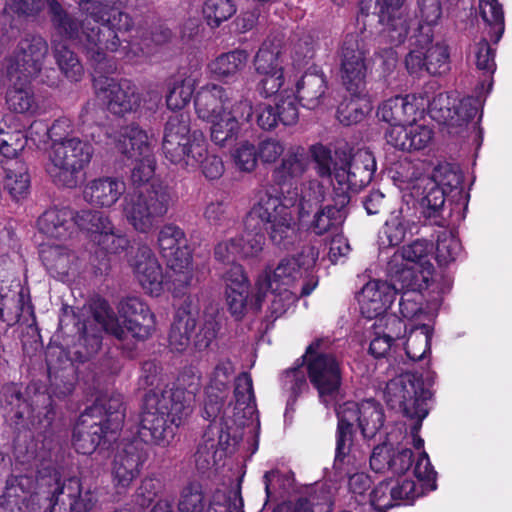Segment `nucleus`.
Segmentation results:
<instances>
[{
	"mask_svg": "<svg viewBox=\"0 0 512 512\" xmlns=\"http://www.w3.org/2000/svg\"><path fill=\"white\" fill-rule=\"evenodd\" d=\"M127 0H79L86 15L79 20L69 13L58 0H49L47 8L55 33L75 43L98 72L105 70L107 53L121 46L120 33L133 29L134 20L123 11Z\"/></svg>",
	"mask_w": 512,
	"mask_h": 512,
	"instance_id": "1",
	"label": "nucleus"
},
{
	"mask_svg": "<svg viewBox=\"0 0 512 512\" xmlns=\"http://www.w3.org/2000/svg\"><path fill=\"white\" fill-rule=\"evenodd\" d=\"M189 408L186 392L182 388L147 391L143 397L140 437L146 443L168 447Z\"/></svg>",
	"mask_w": 512,
	"mask_h": 512,
	"instance_id": "2",
	"label": "nucleus"
},
{
	"mask_svg": "<svg viewBox=\"0 0 512 512\" xmlns=\"http://www.w3.org/2000/svg\"><path fill=\"white\" fill-rule=\"evenodd\" d=\"M125 418L120 394L97 399L80 414L73 428L72 445L77 453L91 455L116 440Z\"/></svg>",
	"mask_w": 512,
	"mask_h": 512,
	"instance_id": "3",
	"label": "nucleus"
},
{
	"mask_svg": "<svg viewBox=\"0 0 512 512\" xmlns=\"http://www.w3.org/2000/svg\"><path fill=\"white\" fill-rule=\"evenodd\" d=\"M431 397L432 393L425 388L422 375L413 373L401 374L389 380L384 391L387 405L414 421L410 426V434L413 438V446L417 450L424 447V440L419 432L423 420L429 413L427 401Z\"/></svg>",
	"mask_w": 512,
	"mask_h": 512,
	"instance_id": "4",
	"label": "nucleus"
},
{
	"mask_svg": "<svg viewBox=\"0 0 512 512\" xmlns=\"http://www.w3.org/2000/svg\"><path fill=\"white\" fill-rule=\"evenodd\" d=\"M247 229L266 232L271 243L281 250H289L297 241L293 216L281 197L268 190L261 193L244 219Z\"/></svg>",
	"mask_w": 512,
	"mask_h": 512,
	"instance_id": "5",
	"label": "nucleus"
},
{
	"mask_svg": "<svg viewBox=\"0 0 512 512\" xmlns=\"http://www.w3.org/2000/svg\"><path fill=\"white\" fill-rule=\"evenodd\" d=\"M328 337L316 338L302 356L307 376L318 397L326 406L336 400L342 386V361L330 351Z\"/></svg>",
	"mask_w": 512,
	"mask_h": 512,
	"instance_id": "6",
	"label": "nucleus"
},
{
	"mask_svg": "<svg viewBox=\"0 0 512 512\" xmlns=\"http://www.w3.org/2000/svg\"><path fill=\"white\" fill-rule=\"evenodd\" d=\"M172 203L168 186L152 182L124 196L123 215L139 233H149L167 214Z\"/></svg>",
	"mask_w": 512,
	"mask_h": 512,
	"instance_id": "7",
	"label": "nucleus"
},
{
	"mask_svg": "<svg viewBox=\"0 0 512 512\" xmlns=\"http://www.w3.org/2000/svg\"><path fill=\"white\" fill-rule=\"evenodd\" d=\"M205 151V137L202 132L191 130V119L187 112L168 117L162 140V152L172 164L185 167L195 164Z\"/></svg>",
	"mask_w": 512,
	"mask_h": 512,
	"instance_id": "8",
	"label": "nucleus"
},
{
	"mask_svg": "<svg viewBox=\"0 0 512 512\" xmlns=\"http://www.w3.org/2000/svg\"><path fill=\"white\" fill-rule=\"evenodd\" d=\"M93 153V146L78 137L55 143L50 145V164L46 171L55 185L75 188L80 172L89 165Z\"/></svg>",
	"mask_w": 512,
	"mask_h": 512,
	"instance_id": "9",
	"label": "nucleus"
},
{
	"mask_svg": "<svg viewBox=\"0 0 512 512\" xmlns=\"http://www.w3.org/2000/svg\"><path fill=\"white\" fill-rule=\"evenodd\" d=\"M111 68L109 59L105 70L99 72V76L93 78V87L95 94L102 105L111 114L124 117L127 114L136 112L141 105L142 94L139 92L137 85L127 78H113L102 75ZM96 73V71L94 69Z\"/></svg>",
	"mask_w": 512,
	"mask_h": 512,
	"instance_id": "10",
	"label": "nucleus"
},
{
	"mask_svg": "<svg viewBox=\"0 0 512 512\" xmlns=\"http://www.w3.org/2000/svg\"><path fill=\"white\" fill-rule=\"evenodd\" d=\"M336 156L341 165L336 169L335 181L341 190L342 207L349 203V192H358L373 179L376 171V161L369 151H359L352 155L347 148L336 149ZM337 190V188H335Z\"/></svg>",
	"mask_w": 512,
	"mask_h": 512,
	"instance_id": "11",
	"label": "nucleus"
},
{
	"mask_svg": "<svg viewBox=\"0 0 512 512\" xmlns=\"http://www.w3.org/2000/svg\"><path fill=\"white\" fill-rule=\"evenodd\" d=\"M368 54L365 42L358 34L345 35L338 51L339 75L342 85L349 93L366 92Z\"/></svg>",
	"mask_w": 512,
	"mask_h": 512,
	"instance_id": "12",
	"label": "nucleus"
},
{
	"mask_svg": "<svg viewBox=\"0 0 512 512\" xmlns=\"http://www.w3.org/2000/svg\"><path fill=\"white\" fill-rule=\"evenodd\" d=\"M48 44L40 35L22 38L13 54L7 59L6 74L9 81L30 82L42 69Z\"/></svg>",
	"mask_w": 512,
	"mask_h": 512,
	"instance_id": "13",
	"label": "nucleus"
},
{
	"mask_svg": "<svg viewBox=\"0 0 512 512\" xmlns=\"http://www.w3.org/2000/svg\"><path fill=\"white\" fill-rule=\"evenodd\" d=\"M238 441L221 423L209 424L204 430L197 449L194 462L197 471L206 473L234 452Z\"/></svg>",
	"mask_w": 512,
	"mask_h": 512,
	"instance_id": "14",
	"label": "nucleus"
},
{
	"mask_svg": "<svg viewBox=\"0 0 512 512\" xmlns=\"http://www.w3.org/2000/svg\"><path fill=\"white\" fill-rule=\"evenodd\" d=\"M148 459L145 446L132 441L124 445L114 457L112 463V485L117 495H125L132 483L139 477L143 465Z\"/></svg>",
	"mask_w": 512,
	"mask_h": 512,
	"instance_id": "15",
	"label": "nucleus"
},
{
	"mask_svg": "<svg viewBox=\"0 0 512 512\" xmlns=\"http://www.w3.org/2000/svg\"><path fill=\"white\" fill-rule=\"evenodd\" d=\"M117 311L126 331L136 342L148 340L156 330V317L145 300L137 296L122 298Z\"/></svg>",
	"mask_w": 512,
	"mask_h": 512,
	"instance_id": "16",
	"label": "nucleus"
},
{
	"mask_svg": "<svg viewBox=\"0 0 512 512\" xmlns=\"http://www.w3.org/2000/svg\"><path fill=\"white\" fill-rule=\"evenodd\" d=\"M422 496L412 479L387 478L380 481L370 492L369 501L377 512H387L399 505H412Z\"/></svg>",
	"mask_w": 512,
	"mask_h": 512,
	"instance_id": "17",
	"label": "nucleus"
},
{
	"mask_svg": "<svg viewBox=\"0 0 512 512\" xmlns=\"http://www.w3.org/2000/svg\"><path fill=\"white\" fill-rule=\"evenodd\" d=\"M337 418H342L349 425L357 423L363 438L371 439L384 425L385 414L381 403L370 398L361 402H344L337 409Z\"/></svg>",
	"mask_w": 512,
	"mask_h": 512,
	"instance_id": "18",
	"label": "nucleus"
},
{
	"mask_svg": "<svg viewBox=\"0 0 512 512\" xmlns=\"http://www.w3.org/2000/svg\"><path fill=\"white\" fill-rule=\"evenodd\" d=\"M48 512H90L97 502L94 491L84 489L81 480L70 477L57 482L50 497Z\"/></svg>",
	"mask_w": 512,
	"mask_h": 512,
	"instance_id": "19",
	"label": "nucleus"
},
{
	"mask_svg": "<svg viewBox=\"0 0 512 512\" xmlns=\"http://www.w3.org/2000/svg\"><path fill=\"white\" fill-rule=\"evenodd\" d=\"M158 245L167 265L175 271L186 269L192 262V254L183 229L165 224L158 234Z\"/></svg>",
	"mask_w": 512,
	"mask_h": 512,
	"instance_id": "20",
	"label": "nucleus"
},
{
	"mask_svg": "<svg viewBox=\"0 0 512 512\" xmlns=\"http://www.w3.org/2000/svg\"><path fill=\"white\" fill-rule=\"evenodd\" d=\"M310 165L307 149L301 145L290 146L283 154L280 163L272 171L273 182L283 191L297 188L298 182Z\"/></svg>",
	"mask_w": 512,
	"mask_h": 512,
	"instance_id": "21",
	"label": "nucleus"
},
{
	"mask_svg": "<svg viewBox=\"0 0 512 512\" xmlns=\"http://www.w3.org/2000/svg\"><path fill=\"white\" fill-rule=\"evenodd\" d=\"M396 296L397 285L382 280H370L357 295L362 316L372 320L383 315L391 307Z\"/></svg>",
	"mask_w": 512,
	"mask_h": 512,
	"instance_id": "22",
	"label": "nucleus"
},
{
	"mask_svg": "<svg viewBox=\"0 0 512 512\" xmlns=\"http://www.w3.org/2000/svg\"><path fill=\"white\" fill-rule=\"evenodd\" d=\"M132 266L136 278L145 292L151 296H159L163 291V272L149 246L138 247Z\"/></svg>",
	"mask_w": 512,
	"mask_h": 512,
	"instance_id": "23",
	"label": "nucleus"
},
{
	"mask_svg": "<svg viewBox=\"0 0 512 512\" xmlns=\"http://www.w3.org/2000/svg\"><path fill=\"white\" fill-rule=\"evenodd\" d=\"M226 302L235 320H241L247 309L250 283L241 265H234L225 273Z\"/></svg>",
	"mask_w": 512,
	"mask_h": 512,
	"instance_id": "24",
	"label": "nucleus"
},
{
	"mask_svg": "<svg viewBox=\"0 0 512 512\" xmlns=\"http://www.w3.org/2000/svg\"><path fill=\"white\" fill-rule=\"evenodd\" d=\"M74 209L70 207H51L45 210L37 220L40 233L55 239H67L75 233Z\"/></svg>",
	"mask_w": 512,
	"mask_h": 512,
	"instance_id": "25",
	"label": "nucleus"
},
{
	"mask_svg": "<svg viewBox=\"0 0 512 512\" xmlns=\"http://www.w3.org/2000/svg\"><path fill=\"white\" fill-rule=\"evenodd\" d=\"M39 256L49 275L55 279L64 280L77 270L78 256L66 246H43Z\"/></svg>",
	"mask_w": 512,
	"mask_h": 512,
	"instance_id": "26",
	"label": "nucleus"
},
{
	"mask_svg": "<svg viewBox=\"0 0 512 512\" xmlns=\"http://www.w3.org/2000/svg\"><path fill=\"white\" fill-rule=\"evenodd\" d=\"M378 22L385 26L383 30L384 36L391 44V47L383 48L376 54L380 57H385L387 60L396 61L397 53L393 46L397 47L405 42L408 38L411 26L416 27V20L409 18L402 13L392 12L387 13V17H378Z\"/></svg>",
	"mask_w": 512,
	"mask_h": 512,
	"instance_id": "27",
	"label": "nucleus"
},
{
	"mask_svg": "<svg viewBox=\"0 0 512 512\" xmlns=\"http://www.w3.org/2000/svg\"><path fill=\"white\" fill-rule=\"evenodd\" d=\"M228 96L226 89L217 84H207L196 93L195 111L199 118L214 121L226 113Z\"/></svg>",
	"mask_w": 512,
	"mask_h": 512,
	"instance_id": "28",
	"label": "nucleus"
},
{
	"mask_svg": "<svg viewBox=\"0 0 512 512\" xmlns=\"http://www.w3.org/2000/svg\"><path fill=\"white\" fill-rule=\"evenodd\" d=\"M249 53L245 49L221 53L208 65L209 71L215 80L229 83L236 81L247 66Z\"/></svg>",
	"mask_w": 512,
	"mask_h": 512,
	"instance_id": "29",
	"label": "nucleus"
},
{
	"mask_svg": "<svg viewBox=\"0 0 512 512\" xmlns=\"http://www.w3.org/2000/svg\"><path fill=\"white\" fill-rule=\"evenodd\" d=\"M123 181L111 177H103L90 181L83 191L84 199L95 206L111 207L125 193Z\"/></svg>",
	"mask_w": 512,
	"mask_h": 512,
	"instance_id": "30",
	"label": "nucleus"
},
{
	"mask_svg": "<svg viewBox=\"0 0 512 512\" xmlns=\"http://www.w3.org/2000/svg\"><path fill=\"white\" fill-rule=\"evenodd\" d=\"M417 13L425 26L416 21L411 39L415 38V43L422 46L433 40L432 27L437 25L442 17V2L441 0H417Z\"/></svg>",
	"mask_w": 512,
	"mask_h": 512,
	"instance_id": "31",
	"label": "nucleus"
},
{
	"mask_svg": "<svg viewBox=\"0 0 512 512\" xmlns=\"http://www.w3.org/2000/svg\"><path fill=\"white\" fill-rule=\"evenodd\" d=\"M327 89V80L323 72L307 71L296 83V97L304 108L315 109Z\"/></svg>",
	"mask_w": 512,
	"mask_h": 512,
	"instance_id": "32",
	"label": "nucleus"
},
{
	"mask_svg": "<svg viewBox=\"0 0 512 512\" xmlns=\"http://www.w3.org/2000/svg\"><path fill=\"white\" fill-rule=\"evenodd\" d=\"M447 196V188L442 187L437 179H427L422 188L420 205L423 216L434 225L444 226L442 212Z\"/></svg>",
	"mask_w": 512,
	"mask_h": 512,
	"instance_id": "33",
	"label": "nucleus"
},
{
	"mask_svg": "<svg viewBox=\"0 0 512 512\" xmlns=\"http://www.w3.org/2000/svg\"><path fill=\"white\" fill-rule=\"evenodd\" d=\"M303 259V254L281 259L272 273L267 275L268 288L277 291L292 287L302 276Z\"/></svg>",
	"mask_w": 512,
	"mask_h": 512,
	"instance_id": "34",
	"label": "nucleus"
},
{
	"mask_svg": "<svg viewBox=\"0 0 512 512\" xmlns=\"http://www.w3.org/2000/svg\"><path fill=\"white\" fill-rule=\"evenodd\" d=\"M327 501L324 490L310 486L294 500L277 505L272 512H327Z\"/></svg>",
	"mask_w": 512,
	"mask_h": 512,
	"instance_id": "35",
	"label": "nucleus"
},
{
	"mask_svg": "<svg viewBox=\"0 0 512 512\" xmlns=\"http://www.w3.org/2000/svg\"><path fill=\"white\" fill-rule=\"evenodd\" d=\"M13 85L6 91V104L10 111L19 114L33 115L38 103L30 82L13 80Z\"/></svg>",
	"mask_w": 512,
	"mask_h": 512,
	"instance_id": "36",
	"label": "nucleus"
},
{
	"mask_svg": "<svg viewBox=\"0 0 512 512\" xmlns=\"http://www.w3.org/2000/svg\"><path fill=\"white\" fill-rule=\"evenodd\" d=\"M5 189L11 198L20 202L26 199L30 194L31 177L28 166L20 161L14 160L5 168Z\"/></svg>",
	"mask_w": 512,
	"mask_h": 512,
	"instance_id": "37",
	"label": "nucleus"
},
{
	"mask_svg": "<svg viewBox=\"0 0 512 512\" xmlns=\"http://www.w3.org/2000/svg\"><path fill=\"white\" fill-rule=\"evenodd\" d=\"M196 327V319L190 311L180 307L175 315L170 328L168 340L173 350L184 351L191 339V334Z\"/></svg>",
	"mask_w": 512,
	"mask_h": 512,
	"instance_id": "38",
	"label": "nucleus"
},
{
	"mask_svg": "<svg viewBox=\"0 0 512 512\" xmlns=\"http://www.w3.org/2000/svg\"><path fill=\"white\" fill-rule=\"evenodd\" d=\"M370 109L365 92L350 93V96L344 98L338 105L336 117L341 124L351 126L361 122Z\"/></svg>",
	"mask_w": 512,
	"mask_h": 512,
	"instance_id": "39",
	"label": "nucleus"
},
{
	"mask_svg": "<svg viewBox=\"0 0 512 512\" xmlns=\"http://www.w3.org/2000/svg\"><path fill=\"white\" fill-rule=\"evenodd\" d=\"M344 220L342 207L336 205H325L314 212L307 222H302L307 226V230L317 236H323L326 233L337 230Z\"/></svg>",
	"mask_w": 512,
	"mask_h": 512,
	"instance_id": "40",
	"label": "nucleus"
},
{
	"mask_svg": "<svg viewBox=\"0 0 512 512\" xmlns=\"http://www.w3.org/2000/svg\"><path fill=\"white\" fill-rule=\"evenodd\" d=\"M325 194V187L318 180H310L303 186L298 202L300 222H307V218H311L314 212L325 206Z\"/></svg>",
	"mask_w": 512,
	"mask_h": 512,
	"instance_id": "41",
	"label": "nucleus"
},
{
	"mask_svg": "<svg viewBox=\"0 0 512 512\" xmlns=\"http://www.w3.org/2000/svg\"><path fill=\"white\" fill-rule=\"evenodd\" d=\"M148 148L147 133L138 125L131 124L121 131L117 149L126 157L134 158L143 155Z\"/></svg>",
	"mask_w": 512,
	"mask_h": 512,
	"instance_id": "42",
	"label": "nucleus"
},
{
	"mask_svg": "<svg viewBox=\"0 0 512 512\" xmlns=\"http://www.w3.org/2000/svg\"><path fill=\"white\" fill-rule=\"evenodd\" d=\"M282 52V41L277 37L268 36L259 47L254 57V67L257 73H268L283 70L279 65Z\"/></svg>",
	"mask_w": 512,
	"mask_h": 512,
	"instance_id": "43",
	"label": "nucleus"
},
{
	"mask_svg": "<svg viewBox=\"0 0 512 512\" xmlns=\"http://www.w3.org/2000/svg\"><path fill=\"white\" fill-rule=\"evenodd\" d=\"M0 401L17 424L19 420L29 417L32 412L31 405L23 396L21 386L16 383L3 386Z\"/></svg>",
	"mask_w": 512,
	"mask_h": 512,
	"instance_id": "44",
	"label": "nucleus"
},
{
	"mask_svg": "<svg viewBox=\"0 0 512 512\" xmlns=\"http://www.w3.org/2000/svg\"><path fill=\"white\" fill-rule=\"evenodd\" d=\"M479 13L489 26V35L494 43H498L505 31L504 11L498 0H479Z\"/></svg>",
	"mask_w": 512,
	"mask_h": 512,
	"instance_id": "45",
	"label": "nucleus"
},
{
	"mask_svg": "<svg viewBox=\"0 0 512 512\" xmlns=\"http://www.w3.org/2000/svg\"><path fill=\"white\" fill-rule=\"evenodd\" d=\"M427 269L405 265L396 272L391 285H397V295L406 290L423 291L428 288Z\"/></svg>",
	"mask_w": 512,
	"mask_h": 512,
	"instance_id": "46",
	"label": "nucleus"
},
{
	"mask_svg": "<svg viewBox=\"0 0 512 512\" xmlns=\"http://www.w3.org/2000/svg\"><path fill=\"white\" fill-rule=\"evenodd\" d=\"M425 50L427 73L430 76L441 77L450 72V49L445 42L429 43Z\"/></svg>",
	"mask_w": 512,
	"mask_h": 512,
	"instance_id": "47",
	"label": "nucleus"
},
{
	"mask_svg": "<svg viewBox=\"0 0 512 512\" xmlns=\"http://www.w3.org/2000/svg\"><path fill=\"white\" fill-rule=\"evenodd\" d=\"M75 219V232L77 230L87 233L89 239L93 242V237L100 234L104 229L110 228V218L103 212L82 209L80 211L74 210Z\"/></svg>",
	"mask_w": 512,
	"mask_h": 512,
	"instance_id": "48",
	"label": "nucleus"
},
{
	"mask_svg": "<svg viewBox=\"0 0 512 512\" xmlns=\"http://www.w3.org/2000/svg\"><path fill=\"white\" fill-rule=\"evenodd\" d=\"M457 99L449 92H440L433 97L428 104V112L430 117L446 126H451L457 119V111L455 110Z\"/></svg>",
	"mask_w": 512,
	"mask_h": 512,
	"instance_id": "49",
	"label": "nucleus"
},
{
	"mask_svg": "<svg viewBox=\"0 0 512 512\" xmlns=\"http://www.w3.org/2000/svg\"><path fill=\"white\" fill-rule=\"evenodd\" d=\"M307 151L310 160L312 159L315 163V171L320 178L330 179L332 175H336V169L341 165V160L337 158L336 152L333 156L331 149L322 143L311 145Z\"/></svg>",
	"mask_w": 512,
	"mask_h": 512,
	"instance_id": "50",
	"label": "nucleus"
},
{
	"mask_svg": "<svg viewBox=\"0 0 512 512\" xmlns=\"http://www.w3.org/2000/svg\"><path fill=\"white\" fill-rule=\"evenodd\" d=\"M434 251L432 241L426 239H416L401 249L402 258L412 263L413 266L427 269V274H431L433 265L430 262V256Z\"/></svg>",
	"mask_w": 512,
	"mask_h": 512,
	"instance_id": "51",
	"label": "nucleus"
},
{
	"mask_svg": "<svg viewBox=\"0 0 512 512\" xmlns=\"http://www.w3.org/2000/svg\"><path fill=\"white\" fill-rule=\"evenodd\" d=\"M337 420L336 448L333 468L336 471H341L346 458L351 452L356 430L353 428V425H349L342 418H337Z\"/></svg>",
	"mask_w": 512,
	"mask_h": 512,
	"instance_id": "52",
	"label": "nucleus"
},
{
	"mask_svg": "<svg viewBox=\"0 0 512 512\" xmlns=\"http://www.w3.org/2000/svg\"><path fill=\"white\" fill-rule=\"evenodd\" d=\"M54 56L62 73L71 81H79L84 73L83 65L77 54L66 44L54 46Z\"/></svg>",
	"mask_w": 512,
	"mask_h": 512,
	"instance_id": "53",
	"label": "nucleus"
},
{
	"mask_svg": "<svg viewBox=\"0 0 512 512\" xmlns=\"http://www.w3.org/2000/svg\"><path fill=\"white\" fill-rule=\"evenodd\" d=\"M203 484L199 481H189L181 490L178 505L194 512H206L209 501Z\"/></svg>",
	"mask_w": 512,
	"mask_h": 512,
	"instance_id": "54",
	"label": "nucleus"
},
{
	"mask_svg": "<svg viewBox=\"0 0 512 512\" xmlns=\"http://www.w3.org/2000/svg\"><path fill=\"white\" fill-rule=\"evenodd\" d=\"M210 128L211 141L220 147L232 145L238 138L240 125L225 113L214 121Z\"/></svg>",
	"mask_w": 512,
	"mask_h": 512,
	"instance_id": "55",
	"label": "nucleus"
},
{
	"mask_svg": "<svg viewBox=\"0 0 512 512\" xmlns=\"http://www.w3.org/2000/svg\"><path fill=\"white\" fill-rule=\"evenodd\" d=\"M237 11L234 0H206L203 6L204 18L211 28H218Z\"/></svg>",
	"mask_w": 512,
	"mask_h": 512,
	"instance_id": "56",
	"label": "nucleus"
},
{
	"mask_svg": "<svg viewBox=\"0 0 512 512\" xmlns=\"http://www.w3.org/2000/svg\"><path fill=\"white\" fill-rule=\"evenodd\" d=\"M234 397L235 409L248 410L251 413L256 408L253 380L250 373L241 372L235 378Z\"/></svg>",
	"mask_w": 512,
	"mask_h": 512,
	"instance_id": "57",
	"label": "nucleus"
},
{
	"mask_svg": "<svg viewBox=\"0 0 512 512\" xmlns=\"http://www.w3.org/2000/svg\"><path fill=\"white\" fill-rule=\"evenodd\" d=\"M93 243L108 254H119L129 247L130 241L124 234L117 231L110 221V228L94 236Z\"/></svg>",
	"mask_w": 512,
	"mask_h": 512,
	"instance_id": "58",
	"label": "nucleus"
},
{
	"mask_svg": "<svg viewBox=\"0 0 512 512\" xmlns=\"http://www.w3.org/2000/svg\"><path fill=\"white\" fill-rule=\"evenodd\" d=\"M194 83L192 78L175 81L166 95L167 108L173 111L182 110L194 94Z\"/></svg>",
	"mask_w": 512,
	"mask_h": 512,
	"instance_id": "59",
	"label": "nucleus"
},
{
	"mask_svg": "<svg viewBox=\"0 0 512 512\" xmlns=\"http://www.w3.org/2000/svg\"><path fill=\"white\" fill-rule=\"evenodd\" d=\"M206 512H244L240 490H231L228 495L217 491L213 499H209Z\"/></svg>",
	"mask_w": 512,
	"mask_h": 512,
	"instance_id": "60",
	"label": "nucleus"
},
{
	"mask_svg": "<svg viewBox=\"0 0 512 512\" xmlns=\"http://www.w3.org/2000/svg\"><path fill=\"white\" fill-rule=\"evenodd\" d=\"M406 221L401 217H393L387 220L379 233V245L381 248H389L400 245L406 236Z\"/></svg>",
	"mask_w": 512,
	"mask_h": 512,
	"instance_id": "61",
	"label": "nucleus"
},
{
	"mask_svg": "<svg viewBox=\"0 0 512 512\" xmlns=\"http://www.w3.org/2000/svg\"><path fill=\"white\" fill-rule=\"evenodd\" d=\"M102 340V329L98 328L96 324H84L79 337V344L84 347L85 351L76 352L79 360L85 362L95 355L102 346Z\"/></svg>",
	"mask_w": 512,
	"mask_h": 512,
	"instance_id": "62",
	"label": "nucleus"
},
{
	"mask_svg": "<svg viewBox=\"0 0 512 512\" xmlns=\"http://www.w3.org/2000/svg\"><path fill=\"white\" fill-rule=\"evenodd\" d=\"M414 475L421 482L418 491H422V495L426 491H434L437 489V472L430 462L427 452L422 451L414 466Z\"/></svg>",
	"mask_w": 512,
	"mask_h": 512,
	"instance_id": "63",
	"label": "nucleus"
},
{
	"mask_svg": "<svg viewBox=\"0 0 512 512\" xmlns=\"http://www.w3.org/2000/svg\"><path fill=\"white\" fill-rule=\"evenodd\" d=\"M13 484H7L0 496V512H29L30 501L22 491Z\"/></svg>",
	"mask_w": 512,
	"mask_h": 512,
	"instance_id": "64",
	"label": "nucleus"
}]
</instances>
